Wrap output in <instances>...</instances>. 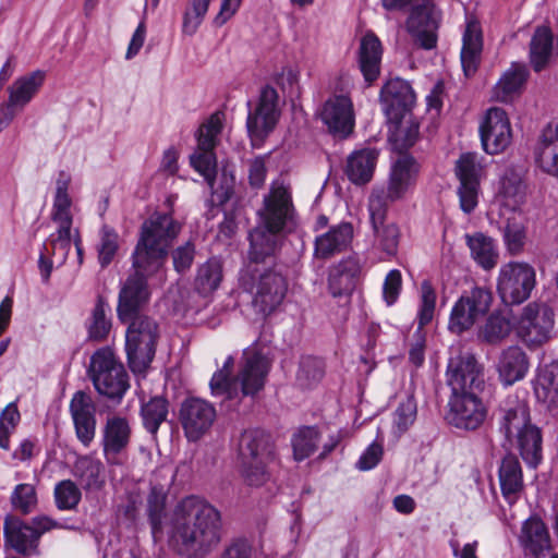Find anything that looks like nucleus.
Returning a JSON list of instances; mask_svg holds the SVG:
<instances>
[{"label":"nucleus","instance_id":"nucleus-1","mask_svg":"<svg viewBox=\"0 0 558 558\" xmlns=\"http://www.w3.org/2000/svg\"><path fill=\"white\" fill-rule=\"evenodd\" d=\"M173 545L197 556L215 550L223 536L221 512L203 497L191 495L180 500L166 521Z\"/></svg>","mask_w":558,"mask_h":558},{"label":"nucleus","instance_id":"nucleus-2","mask_svg":"<svg viewBox=\"0 0 558 558\" xmlns=\"http://www.w3.org/2000/svg\"><path fill=\"white\" fill-rule=\"evenodd\" d=\"M268 353L257 342L243 351L236 377H231L234 359L229 355L222 367L214 373L209 387L214 397L232 400L239 396H254L260 391L270 369Z\"/></svg>","mask_w":558,"mask_h":558},{"label":"nucleus","instance_id":"nucleus-3","mask_svg":"<svg viewBox=\"0 0 558 558\" xmlns=\"http://www.w3.org/2000/svg\"><path fill=\"white\" fill-rule=\"evenodd\" d=\"M133 256L135 272L131 275L119 293L118 317L129 322L148 302L150 292L147 284L149 277L163 280V264L167 258L165 246H136Z\"/></svg>","mask_w":558,"mask_h":558},{"label":"nucleus","instance_id":"nucleus-4","mask_svg":"<svg viewBox=\"0 0 558 558\" xmlns=\"http://www.w3.org/2000/svg\"><path fill=\"white\" fill-rule=\"evenodd\" d=\"M221 130V114L216 112L199 126L197 148L190 157L192 167L207 181L211 189L214 201L220 205L228 202L232 195V187L229 184L215 189L217 161L214 148Z\"/></svg>","mask_w":558,"mask_h":558},{"label":"nucleus","instance_id":"nucleus-5","mask_svg":"<svg viewBox=\"0 0 558 558\" xmlns=\"http://www.w3.org/2000/svg\"><path fill=\"white\" fill-rule=\"evenodd\" d=\"M420 165L408 154H400L391 165L386 190H374L369 196V214L380 220L389 203L401 199L411 191L417 180Z\"/></svg>","mask_w":558,"mask_h":558},{"label":"nucleus","instance_id":"nucleus-6","mask_svg":"<svg viewBox=\"0 0 558 558\" xmlns=\"http://www.w3.org/2000/svg\"><path fill=\"white\" fill-rule=\"evenodd\" d=\"M125 336L128 363L133 373H144L151 363L159 338L158 324L150 317L135 314L129 322Z\"/></svg>","mask_w":558,"mask_h":558},{"label":"nucleus","instance_id":"nucleus-7","mask_svg":"<svg viewBox=\"0 0 558 558\" xmlns=\"http://www.w3.org/2000/svg\"><path fill=\"white\" fill-rule=\"evenodd\" d=\"M554 327L555 313L543 302L526 304L514 322L517 337L530 350L546 344L553 338Z\"/></svg>","mask_w":558,"mask_h":558},{"label":"nucleus","instance_id":"nucleus-8","mask_svg":"<svg viewBox=\"0 0 558 558\" xmlns=\"http://www.w3.org/2000/svg\"><path fill=\"white\" fill-rule=\"evenodd\" d=\"M262 223L250 232V244L265 241L269 244L267 235H275L282 231L287 220L292 214L291 195L282 183L274 182L269 194L264 198V208L259 211Z\"/></svg>","mask_w":558,"mask_h":558},{"label":"nucleus","instance_id":"nucleus-9","mask_svg":"<svg viewBox=\"0 0 558 558\" xmlns=\"http://www.w3.org/2000/svg\"><path fill=\"white\" fill-rule=\"evenodd\" d=\"M88 372L98 393L109 399L120 400L129 388L128 374L109 348L92 355Z\"/></svg>","mask_w":558,"mask_h":558},{"label":"nucleus","instance_id":"nucleus-10","mask_svg":"<svg viewBox=\"0 0 558 558\" xmlns=\"http://www.w3.org/2000/svg\"><path fill=\"white\" fill-rule=\"evenodd\" d=\"M535 284L536 274L531 265L511 262L499 270L497 291L505 304H521L531 296Z\"/></svg>","mask_w":558,"mask_h":558},{"label":"nucleus","instance_id":"nucleus-11","mask_svg":"<svg viewBox=\"0 0 558 558\" xmlns=\"http://www.w3.org/2000/svg\"><path fill=\"white\" fill-rule=\"evenodd\" d=\"M446 381L451 395L481 393L485 388L484 367L470 353L457 354L448 361Z\"/></svg>","mask_w":558,"mask_h":558},{"label":"nucleus","instance_id":"nucleus-12","mask_svg":"<svg viewBox=\"0 0 558 558\" xmlns=\"http://www.w3.org/2000/svg\"><path fill=\"white\" fill-rule=\"evenodd\" d=\"M70 182V175L61 171L56 182V194L51 214L57 230L54 234H51L50 244H56L57 242L61 244H81L82 241L78 228L73 226L72 199L68 192Z\"/></svg>","mask_w":558,"mask_h":558},{"label":"nucleus","instance_id":"nucleus-13","mask_svg":"<svg viewBox=\"0 0 558 558\" xmlns=\"http://www.w3.org/2000/svg\"><path fill=\"white\" fill-rule=\"evenodd\" d=\"M280 118V102L277 90L266 85L260 89L254 109L248 111L246 126L253 142H262L276 128Z\"/></svg>","mask_w":558,"mask_h":558},{"label":"nucleus","instance_id":"nucleus-14","mask_svg":"<svg viewBox=\"0 0 558 558\" xmlns=\"http://www.w3.org/2000/svg\"><path fill=\"white\" fill-rule=\"evenodd\" d=\"M439 22L440 13L432 3V0H422L411 9L405 26L416 45L430 50L437 45Z\"/></svg>","mask_w":558,"mask_h":558},{"label":"nucleus","instance_id":"nucleus-15","mask_svg":"<svg viewBox=\"0 0 558 558\" xmlns=\"http://www.w3.org/2000/svg\"><path fill=\"white\" fill-rule=\"evenodd\" d=\"M492 301L490 290L475 287L469 295L461 296L453 305L449 319V329L457 333L468 330L480 317L488 312Z\"/></svg>","mask_w":558,"mask_h":558},{"label":"nucleus","instance_id":"nucleus-16","mask_svg":"<svg viewBox=\"0 0 558 558\" xmlns=\"http://www.w3.org/2000/svg\"><path fill=\"white\" fill-rule=\"evenodd\" d=\"M447 418L451 425L465 430H475L487 417V407L480 393L450 395Z\"/></svg>","mask_w":558,"mask_h":558},{"label":"nucleus","instance_id":"nucleus-17","mask_svg":"<svg viewBox=\"0 0 558 558\" xmlns=\"http://www.w3.org/2000/svg\"><path fill=\"white\" fill-rule=\"evenodd\" d=\"M216 420V409L201 398L185 399L179 410V421L189 441H197L211 427Z\"/></svg>","mask_w":558,"mask_h":558},{"label":"nucleus","instance_id":"nucleus-18","mask_svg":"<svg viewBox=\"0 0 558 558\" xmlns=\"http://www.w3.org/2000/svg\"><path fill=\"white\" fill-rule=\"evenodd\" d=\"M435 306L436 291L430 281L424 280L421 283V302L417 312L418 328L409 342V363L415 368L423 366L425 362L426 336L423 327L432 322Z\"/></svg>","mask_w":558,"mask_h":558},{"label":"nucleus","instance_id":"nucleus-19","mask_svg":"<svg viewBox=\"0 0 558 558\" xmlns=\"http://www.w3.org/2000/svg\"><path fill=\"white\" fill-rule=\"evenodd\" d=\"M482 166L475 153H464L456 162L460 185L458 195L461 209L469 214L477 205Z\"/></svg>","mask_w":558,"mask_h":558},{"label":"nucleus","instance_id":"nucleus-20","mask_svg":"<svg viewBox=\"0 0 558 558\" xmlns=\"http://www.w3.org/2000/svg\"><path fill=\"white\" fill-rule=\"evenodd\" d=\"M481 141L487 154L504 151L511 143L512 132L506 111L490 108L480 126Z\"/></svg>","mask_w":558,"mask_h":558},{"label":"nucleus","instance_id":"nucleus-21","mask_svg":"<svg viewBox=\"0 0 558 558\" xmlns=\"http://www.w3.org/2000/svg\"><path fill=\"white\" fill-rule=\"evenodd\" d=\"M288 291L286 277L275 270L259 275L255 283L253 304L264 315L271 314L281 305Z\"/></svg>","mask_w":558,"mask_h":558},{"label":"nucleus","instance_id":"nucleus-22","mask_svg":"<svg viewBox=\"0 0 558 558\" xmlns=\"http://www.w3.org/2000/svg\"><path fill=\"white\" fill-rule=\"evenodd\" d=\"M383 110L389 120L399 121L415 102L410 84L401 78L388 81L380 90Z\"/></svg>","mask_w":558,"mask_h":558},{"label":"nucleus","instance_id":"nucleus-23","mask_svg":"<svg viewBox=\"0 0 558 558\" xmlns=\"http://www.w3.org/2000/svg\"><path fill=\"white\" fill-rule=\"evenodd\" d=\"M181 229L182 225L170 214L156 211L143 221L137 244H170Z\"/></svg>","mask_w":558,"mask_h":558},{"label":"nucleus","instance_id":"nucleus-24","mask_svg":"<svg viewBox=\"0 0 558 558\" xmlns=\"http://www.w3.org/2000/svg\"><path fill=\"white\" fill-rule=\"evenodd\" d=\"M95 404L84 391H76L70 402V413L77 439L88 447L96 434Z\"/></svg>","mask_w":558,"mask_h":558},{"label":"nucleus","instance_id":"nucleus-25","mask_svg":"<svg viewBox=\"0 0 558 558\" xmlns=\"http://www.w3.org/2000/svg\"><path fill=\"white\" fill-rule=\"evenodd\" d=\"M499 430L512 442L513 433L531 424L527 402L517 395L507 396L497 410Z\"/></svg>","mask_w":558,"mask_h":558},{"label":"nucleus","instance_id":"nucleus-26","mask_svg":"<svg viewBox=\"0 0 558 558\" xmlns=\"http://www.w3.org/2000/svg\"><path fill=\"white\" fill-rule=\"evenodd\" d=\"M320 116L329 131L336 135L345 137L353 131V105L347 96L340 95L329 98L325 102Z\"/></svg>","mask_w":558,"mask_h":558},{"label":"nucleus","instance_id":"nucleus-27","mask_svg":"<svg viewBox=\"0 0 558 558\" xmlns=\"http://www.w3.org/2000/svg\"><path fill=\"white\" fill-rule=\"evenodd\" d=\"M518 539L524 554L532 558H542L551 549L548 529L537 517H530L522 523Z\"/></svg>","mask_w":558,"mask_h":558},{"label":"nucleus","instance_id":"nucleus-28","mask_svg":"<svg viewBox=\"0 0 558 558\" xmlns=\"http://www.w3.org/2000/svg\"><path fill=\"white\" fill-rule=\"evenodd\" d=\"M525 170L520 166L508 167L501 178L498 202L502 208L515 213L525 202Z\"/></svg>","mask_w":558,"mask_h":558},{"label":"nucleus","instance_id":"nucleus-29","mask_svg":"<svg viewBox=\"0 0 558 558\" xmlns=\"http://www.w3.org/2000/svg\"><path fill=\"white\" fill-rule=\"evenodd\" d=\"M362 271L360 259L351 255L331 267L328 276V288L332 296L350 295L356 287Z\"/></svg>","mask_w":558,"mask_h":558},{"label":"nucleus","instance_id":"nucleus-30","mask_svg":"<svg viewBox=\"0 0 558 558\" xmlns=\"http://www.w3.org/2000/svg\"><path fill=\"white\" fill-rule=\"evenodd\" d=\"M530 368V361L525 351L519 345H510L501 351L497 372L500 381L505 386H511L522 380Z\"/></svg>","mask_w":558,"mask_h":558},{"label":"nucleus","instance_id":"nucleus-31","mask_svg":"<svg viewBox=\"0 0 558 558\" xmlns=\"http://www.w3.org/2000/svg\"><path fill=\"white\" fill-rule=\"evenodd\" d=\"M498 481L502 497L509 505L515 504L524 489L521 463L513 454L506 456L498 468Z\"/></svg>","mask_w":558,"mask_h":558},{"label":"nucleus","instance_id":"nucleus-32","mask_svg":"<svg viewBox=\"0 0 558 558\" xmlns=\"http://www.w3.org/2000/svg\"><path fill=\"white\" fill-rule=\"evenodd\" d=\"M132 429L125 417L114 415L107 418L104 435V453L108 461L123 452L131 440Z\"/></svg>","mask_w":558,"mask_h":558},{"label":"nucleus","instance_id":"nucleus-33","mask_svg":"<svg viewBox=\"0 0 558 558\" xmlns=\"http://www.w3.org/2000/svg\"><path fill=\"white\" fill-rule=\"evenodd\" d=\"M535 160L544 173L558 179V121L543 130L535 148Z\"/></svg>","mask_w":558,"mask_h":558},{"label":"nucleus","instance_id":"nucleus-34","mask_svg":"<svg viewBox=\"0 0 558 558\" xmlns=\"http://www.w3.org/2000/svg\"><path fill=\"white\" fill-rule=\"evenodd\" d=\"M241 461H274V447L269 435L260 429L245 430L240 438Z\"/></svg>","mask_w":558,"mask_h":558},{"label":"nucleus","instance_id":"nucleus-35","mask_svg":"<svg viewBox=\"0 0 558 558\" xmlns=\"http://www.w3.org/2000/svg\"><path fill=\"white\" fill-rule=\"evenodd\" d=\"M378 155L379 151L372 147L361 148L350 154L345 165L348 179L356 185L368 183L374 175Z\"/></svg>","mask_w":558,"mask_h":558},{"label":"nucleus","instance_id":"nucleus-36","mask_svg":"<svg viewBox=\"0 0 558 558\" xmlns=\"http://www.w3.org/2000/svg\"><path fill=\"white\" fill-rule=\"evenodd\" d=\"M483 49V36L480 23L470 20L462 37L461 64L465 76L473 75L480 63Z\"/></svg>","mask_w":558,"mask_h":558},{"label":"nucleus","instance_id":"nucleus-37","mask_svg":"<svg viewBox=\"0 0 558 558\" xmlns=\"http://www.w3.org/2000/svg\"><path fill=\"white\" fill-rule=\"evenodd\" d=\"M72 474L86 493L98 492L106 483L102 462L90 454L77 457Z\"/></svg>","mask_w":558,"mask_h":558},{"label":"nucleus","instance_id":"nucleus-38","mask_svg":"<svg viewBox=\"0 0 558 558\" xmlns=\"http://www.w3.org/2000/svg\"><path fill=\"white\" fill-rule=\"evenodd\" d=\"M534 392L537 400L544 403L548 410L558 409V361L538 368Z\"/></svg>","mask_w":558,"mask_h":558},{"label":"nucleus","instance_id":"nucleus-39","mask_svg":"<svg viewBox=\"0 0 558 558\" xmlns=\"http://www.w3.org/2000/svg\"><path fill=\"white\" fill-rule=\"evenodd\" d=\"M513 439L525 463L531 468H536L543 458V438L541 429L531 423L513 433L512 440Z\"/></svg>","mask_w":558,"mask_h":558},{"label":"nucleus","instance_id":"nucleus-40","mask_svg":"<svg viewBox=\"0 0 558 558\" xmlns=\"http://www.w3.org/2000/svg\"><path fill=\"white\" fill-rule=\"evenodd\" d=\"M529 70L523 63H512L502 74L494 87V98L501 102H508L518 96L526 83Z\"/></svg>","mask_w":558,"mask_h":558},{"label":"nucleus","instance_id":"nucleus-41","mask_svg":"<svg viewBox=\"0 0 558 558\" xmlns=\"http://www.w3.org/2000/svg\"><path fill=\"white\" fill-rule=\"evenodd\" d=\"M381 44L374 34H366L360 45V69L366 82L377 80L380 73Z\"/></svg>","mask_w":558,"mask_h":558},{"label":"nucleus","instance_id":"nucleus-42","mask_svg":"<svg viewBox=\"0 0 558 558\" xmlns=\"http://www.w3.org/2000/svg\"><path fill=\"white\" fill-rule=\"evenodd\" d=\"M45 81V72L37 70L28 75L17 78L9 87L10 105L22 109L26 106L35 94L39 90Z\"/></svg>","mask_w":558,"mask_h":558},{"label":"nucleus","instance_id":"nucleus-43","mask_svg":"<svg viewBox=\"0 0 558 558\" xmlns=\"http://www.w3.org/2000/svg\"><path fill=\"white\" fill-rule=\"evenodd\" d=\"M110 305L105 298L98 295L89 318L86 320L88 339L104 341L111 330Z\"/></svg>","mask_w":558,"mask_h":558},{"label":"nucleus","instance_id":"nucleus-44","mask_svg":"<svg viewBox=\"0 0 558 558\" xmlns=\"http://www.w3.org/2000/svg\"><path fill=\"white\" fill-rule=\"evenodd\" d=\"M553 50V34L547 27H537L530 43V60L535 72L547 65Z\"/></svg>","mask_w":558,"mask_h":558},{"label":"nucleus","instance_id":"nucleus-45","mask_svg":"<svg viewBox=\"0 0 558 558\" xmlns=\"http://www.w3.org/2000/svg\"><path fill=\"white\" fill-rule=\"evenodd\" d=\"M5 543L16 553L29 556L37 551L38 537L28 524L19 523L4 532Z\"/></svg>","mask_w":558,"mask_h":558},{"label":"nucleus","instance_id":"nucleus-46","mask_svg":"<svg viewBox=\"0 0 558 558\" xmlns=\"http://www.w3.org/2000/svg\"><path fill=\"white\" fill-rule=\"evenodd\" d=\"M222 277L221 260L216 257L209 258L197 270L195 288L201 294L208 295L219 288Z\"/></svg>","mask_w":558,"mask_h":558},{"label":"nucleus","instance_id":"nucleus-47","mask_svg":"<svg viewBox=\"0 0 558 558\" xmlns=\"http://www.w3.org/2000/svg\"><path fill=\"white\" fill-rule=\"evenodd\" d=\"M168 413L169 403L162 397H154L143 403L141 415L145 429L151 435H156L160 425L167 420Z\"/></svg>","mask_w":558,"mask_h":558},{"label":"nucleus","instance_id":"nucleus-48","mask_svg":"<svg viewBox=\"0 0 558 558\" xmlns=\"http://www.w3.org/2000/svg\"><path fill=\"white\" fill-rule=\"evenodd\" d=\"M320 439L318 429L314 426L301 427L292 438L293 456L296 461H303L317 449Z\"/></svg>","mask_w":558,"mask_h":558},{"label":"nucleus","instance_id":"nucleus-49","mask_svg":"<svg viewBox=\"0 0 558 558\" xmlns=\"http://www.w3.org/2000/svg\"><path fill=\"white\" fill-rule=\"evenodd\" d=\"M53 497L59 510H75L82 499V487L72 480H62L56 484Z\"/></svg>","mask_w":558,"mask_h":558},{"label":"nucleus","instance_id":"nucleus-50","mask_svg":"<svg viewBox=\"0 0 558 558\" xmlns=\"http://www.w3.org/2000/svg\"><path fill=\"white\" fill-rule=\"evenodd\" d=\"M10 502L19 513L28 514L33 512L38 504L36 487L33 484H17L10 496Z\"/></svg>","mask_w":558,"mask_h":558},{"label":"nucleus","instance_id":"nucleus-51","mask_svg":"<svg viewBox=\"0 0 558 558\" xmlns=\"http://www.w3.org/2000/svg\"><path fill=\"white\" fill-rule=\"evenodd\" d=\"M325 374V366L320 359L303 356L296 375L298 383L304 388H311L320 381Z\"/></svg>","mask_w":558,"mask_h":558},{"label":"nucleus","instance_id":"nucleus-52","mask_svg":"<svg viewBox=\"0 0 558 558\" xmlns=\"http://www.w3.org/2000/svg\"><path fill=\"white\" fill-rule=\"evenodd\" d=\"M510 331V320L501 314L494 313L487 318L482 329V336L485 341L489 343H497L508 337Z\"/></svg>","mask_w":558,"mask_h":558},{"label":"nucleus","instance_id":"nucleus-53","mask_svg":"<svg viewBox=\"0 0 558 558\" xmlns=\"http://www.w3.org/2000/svg\"><path fill=\"white\" fill-rule=\"evenodd\" d=\"M69 246H43L39 254V269L44 281H48L54 266H61L68 255Z\"/></svg>","mask_w":558,"mask_h":558},{"label":"nucleus","instance_id":"nucleus-54","mask_svg":"<svg viewBox=\"0 0 558 558\" xmlns=\"http://www.w3.org/2000/svg\"><path fill=\"white\" fill-rule=\"evenodd\" d=\"M272 461H241V474L250 486H262L270 478L269 464Z\"/></svg>","mask_w":558,"mask_h":558},{"label":"nucleus","instance_id":"nucleus-55","mask_svg":"<svg viewBox=\"0 0 558 558\" xmlns=\"http://www.w3.org/2000/svg\"><path fill=\"white\" fill-rule=\"evenodd\" d=\"M417 413L416 402L413 396H405L393 413V427L398 433H404L415 421Z\"/></svg>","mask_w":558,"mask_h":558},{"label":"nucleus","instance_id":"nucleus-56","mask_svg":"<svg viewBox=\"0 0 558 558\" xmlns=\"http://www.w3.org/2000/svg\"><path fill=\"white\" fill-rule=\"evenodd\" d=\"M210 0H192L191 7L186 9L183 16L182 31L184 34L193 35L202 24Z\"/></svg>","mask_w":558,"mask_h":558},{"label":"nucleus","instance_id":"nucleus-57","mask_svg":"<svg viewBox=\"0 0 558 558\" xmlns=\"http://www.w3.org/2000/svg\"><path fill=\"white\" fill-rule=\"evenodd\" d=\"M166 507V496L153 490L147 500L148 517L151 525V533L155 538L161 537L163 533V511Z\"/></svg>","mask_w":558,"mask_h":558},{"label":"nucleus","instance_id":"nucleus-58","mask_svg":"<svg viewBox=\"0 0 558 558\" xmlns=\"http://www.w3.org/2000/svg\"><path fill=\"white\" fill-rule=\"evenodd\" d=\"M275 247L276 246H250V252L247 253L248 263L245 264L240 276L244 288L247 287V276L250 275L253 280L254 274L258 271L257 264L259 263V254L263 255V262L267 259L271 260L275 254Z\"/></svg>","mask_w":558,"mask_h":558},{"label":"nucleus","instance_id":"nucleus-59","mask_svg":"<svg viewBox=\"0 0 558 558\" xmlns=\"http://www.w3.org/2000/svg\"><path fill=\"white\" fill-rule=\"evenodd\" d=\"M353 240V226L341 222L330 227L315 239V244H350Z\"/></svg>","mask_w":558,"mask_h":558},{"label":"nucleus","instance_id":"nucleus-60","mask_svg":"<svg viewBox=\"0 0 558 558\" xmlns=\"http://www.w3.org/2000/svg\"><path fill=\"white\" fill-rule=\"evenodd\" d=\"M420 135V125L416 121L409 119L400 122L395 134V148L398 150L409 149L412 147Z\"/></svg>","mask_w":558,"mask_h":558},{"label":"nucleus","instance_id":"nucleus-61","mask_svg":"<svg viewBox=\"0 0 558 558\" xmlns=\"http://www.w3.org/2000/svg\"><path fill=\"white\" fill-rule=\"evenodd\" d=\"M20 421V413L14 403H10L0 414V448L8 450L10 448V435L15 429Z\"/></svg>","mask_w":558,"mask_h":558},{"label":"nucleus","instance_id":"nucleus-62","mask_svg":"<svg viewBox=\"0 0 558 558\" xmlns=\"http://www.w3.org/2000/svg\"><path fill=\"white\" fill-rule=\"evenodd\" d=\"M526 240V229L524 226V219L521 215H515L507 218V225L505 228V241L506 244H523Z\"/></svg>","mask_w":558,"mask_h":558},{"label":"nucleus","instance_id":"nucleus-63","mask_svg":"<svg viewBox=\"0 0 558 558\" xmlns=\"http://www.w3.org/2000/svg\"><path fill=\"white\" fill-rule=\"evenodd\" d=\"M402 284L401 274L397 269L390 270L383 284V298L388 306L393 305L400 294Z\"/></svg>","mask_w":558,"mask_h":558},{"label":"nucleus","instance_id":"nucleus-64","mask_svg":"<svg viewBox=\"0 0 558 558\" xmlns=\"http://www.w3.org/2000/svg\"><path fill=\"white\" fill-rule=\"evenodd\" d=\"M277 85L289 96L299 94V72L293 68H283L275 77Z\"/></svg>","mask_w":558,"mask_h":558}]
</instances>
